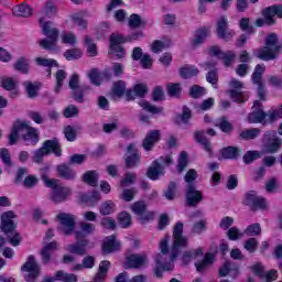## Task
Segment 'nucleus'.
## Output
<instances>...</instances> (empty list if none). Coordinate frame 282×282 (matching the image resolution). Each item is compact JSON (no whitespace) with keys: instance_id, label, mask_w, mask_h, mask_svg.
<instances>
[{"instance_id":"nucleus-1","label":"nucleus","mask_w":282,"mask_h":282,"mask_svg":"<svg viewBox=\"0 0 282 282\" xmlns=\"http://www.w3.org/2000/svg\"><path fill=\"white\" fill-rule=\"evenodd\" d=\"M184 232V224L177 223L173 230V245L170 250L169 257V241L171 237L165 236L160 242L161 253L155 257V268L154 274L159 279L162 278L163 272L171 271L175 268L173 262L177 259V254H180V248H186L188 245V240L182 236Z\"/></svg>"},{"instance_id":"nucleus-2","label":"nucleus","mask_w":282,"mask_h":282,"mask_svg":"<svg viewBox=\"0 0 282 282\" xmlns=\"http://www.w3.org/2000/svg\"><path fill=\"white\" fill-rule=\"evenodd\" d=\"M39 24L42 30V34L46 36V39L39 41V45L43 47V50L58 52V50H61V47H58V34H61V32L56 25H54V22L46 20L44 17H40Z\"/></svg>"},{"instance_id":"nucleus-3","label":"nucleus","mask_w":282,"mask_h":282,"mask_svg":"<svg viewBox=\"0 0 282 282\" xmlns=\"http://www.w3.org/2000/svg\"><path fill=\"white\" fill-rule=\"evenodd\" d=\"M19 138H22L25 144L34 145L39 142V130L28 126V123L15 122L9 134V144H17Z\"/></svg>"},{"instance_id":"nucleus-4","label":"nucleus","mask_w":282,"mask_h":282,"mask_svg":"<svg viewBox=\"0 0 282 282\" xmlns=\"http://www.w3.org/2000/svg\"><path fill=\"white\" fill-rule=\"evenodd\" d=\"M281 48V44H279V37L276 34L271 33L267 36L265 46L263 48L257 50L254 55L260 61H274L276 58V54H279V50Z\"/></svg>"},{"instance_id":"nucleus-5","label":"nucleus","mask_w":282,"mask_h":282,"mask_svg":"<svg viewBox=\"0 0 282 282\" xmlns=\"http://www.w3.org/2000/svg\"><path fill=\"white\" fill-rule=\"evenodd\" d=\"M42 181L44 182L45 186L48 188H53L52 199L55 204L61 202H65L69 195H72V189L69 187H65L63 185H58V180L50 178L47 173L42 174Z\"/></svg>"},{"instance_id":"nucleus-6","label":"nucleus","mask_w":282,"mask_h":282,"mask_svg":"<svg viewBox=\"0 0 282 282\" xmlns=\"http://www.w3.org/2000/svg\"><path fill=\"white\" fill-rule=\"evenodd\" d=\"M50 153H54L57 158L61 156V144L57 140L45 141L43 147L34 152L33 162L41 164V162H43V158Z\"/></svg>"},{"instance_id":"nucleus-7","label":"nucleus","mask_w":282,"mask_h":282,"mask_svg":"<svg viewBox=\"0 0 282 282\" xmlns=\"http://www.w3.org/2000/svg\"><path fill=\"white\" fill-rule=\"evenodd\" d=\"M262 142H263V149L262 153L274 155V153H279L281 145H282V139L276 137V131H267L262 135Z\"/></svg>"},{"instance_id":"nucleus-8","label":"nucleus","mask_w":282,"mask_h":282,"mask_svg":"<svg viewBox=\"0 0 282 282\" xmlns=\"http://www.w3.org/2000/svg\"><path fill=\"white\" fill-rule=\"evenodd\" d=\"M58 221L57 230L62 232V235H72L74 232V228H76V218L72 214L62 213L56 216Z\"/></svg>"},{"instance_id":"nucleus-9","label":"nucleus","mask_w":282,"mask_h":282,"mask_svg":"<svg viewBox=\"0 0 282 282\" xmlns=\"http://www.w3.org/2000/svg\"><path fill=\"white\" fill-rule=\"evenodd\" d=\"M163 164H173V158L165 156L161 158L160 161H154L147 172L149 180H160L164 175V165Z\"/></svg>"},{"instance_id":"nucleus-10","label":"nucleus","mask_w":282,"mask_h":282,"mask_svg":"<svg viewBox=\"0 0 282 282\" xmlns=\"http://www.w3.org/2000/svg\"><path fill=\"white\" fill-rule=\"evenodd\" d=\"M229 85L231 90H229L228 94L234 102H246V100H248V93L239 90L243 89V83L239 79L232 78Z\"/></svg>"},{"instance_id":"nucleus-11","label":"nucleus","mask_w":282,"mask_h":282,"mask_svg":"<svg viewBox=\"0 0 282 282\" xmlns=\"http://www.w3.org/2000/svg\"><path fill=\"white\" fill-rule=\"evenodd\" d=\"M245 204H247V206H250L252 210H263L268 208V202H265V198L257 196V192L254 191L246 194Z\"/></svg>"},{"instance_id":"nucleus-12","label":"nucleus","mask_w":282,"mask_h":282,"mask_svg":"<svg viewBox=\"0 0 282 282\" xmlns=\"http://www.w3.org/2000/svg\"><path fill=\"white\" fill-rule=\"evenodd\" d=\"M75 237L76 243L69 245L66 250L72 254H78L79 257L87 254V246H89V240L83 239V232H76Z\"/></svg>"},{"instance_id":"nucleus-13","label":"nucleus","mask_w":282,"mask_h":282,"mask_svg":"<svg viewBox=\"0 0 282 282\" xmlns=\"http://www.w3.org/2000/svg\"><path fill=\"white\" fill-rule=\"evenodd\" d=\"M261 101L256 100L252 106V111L248 116V122L250 124H263L268 115L264 113L263 108H261Z\"/></svg>"},{"instance_id":"nucleus-14","label":"nucleus","mask_w":282,"mask_h":282,"mask_svg":"<svg viewBox=\"0 0 282 282\" xmlns=\"http://www.w3.org/2000/svg\"><path fill=\"white\" fill-rule=\"evenodd\" d=\"M23 272H29L26 275L28 282H34L36 276H39L41 272V268L39 267V263H36V259H34V256H30L26 260V262L22 267Z\"/></svg>"},{"instance_id":"nucleus-15","label":"nucleus","mask_w":282,"mask_h":282,"mask_svg":"<svg viewBox=\"0 0 282 282\" xmlns=\"http://www.w3.org/2000/svg\"><path fill=\"white\" fill-rule=\"evenodd\" d=\"M149 263V258L144 253L131 254L126 259L124 268L132 270H140Z\"/></svg>"},{"instance_id":"nucleus-16","label":"nucleus","mask_w":282,"mask_h":282,"mask_svg":"<svg viewBox=\"0 0 282 282\" xmlns=\"http://www.w3.org/2000/svg\"><path fill=\"white\" fill-rule=\"evenodd\" d=\"M216 32L223 41H230L232 36H235V31L230 30L228 26V18L226 17L218 20Z\"/></svg>"},{"instance_id":"nucleus-17","label":"nucleus","mask_w":282,"mask_h":282,"mask_svg":"<svg viewBox=\"0 0 282 282\" xmlns=\"http://www.w3.org/2000/svg\"><path fill=\"white\" fill-rule=\"evenodd\" d=\"M131 210L134 215L139 216V219L144 224L153 219V213L147 210V205L144 202H135L131 205Z\"/></svg>"},{"instance_id":"nucleus-18","label":"nucleus","mask_w":282,"mask_h":282,"mask_svg":"<svg viewBox=\"0 0 282 282\" xmlns=\"http://www.w3.org/2000/svg\"><path fill=\"white\" fill-rule=\"evenodd\" d=\"M263 72H265V66L257 65L252 74V83L259 85L258 97L260 100H265V88L261 85V76H263Z\"/></svg>"},{"instance_id":"nucleus-19","label":"nucleus","mask_w":282,"mask_h":282,"mask_svg":"<svg viewBox=\"0 0 282 282\" xmlns=\"http://www.w3.org/2000/svg\"><path fill=\"white\" fill-rule=\"evenodd\" d=\"M262 17H264L267 25H274V17H278V19H282V6L279 4L265 8L262 11Z\"/></svg>"},{"instance_id":"nucleus-20","label":"nucleus","mask_w":282,"mask_h":282,"mask_svg":"<svg viewBox=\"0 0 282 282\" xmlns=\"http://www.w3.org/2000/svg\"><path fill=\"white\" fill-rule=\"evenodd\" d=\"M186 202L189 206H197L202 199H204V195L202 194V191L197 189L195 185H187L186 189Z\"/></svg>"},{"instance_id":"nucleus-21","label":"nucleus","mask_w":282,"mask_h":282,"mask_svg":"<svg viewBox=\"0 0 282 282\" xmlns=\"http://www.w3.org/2000/svg\"><path fill=\"white\" fill-rule=\"evenodd\" d=\"M17 217V215L14 214V212L9 210L6 212L1 215V228H2V232L9 234L12 232V230H14V228L17 227L14 225V218Z\"/></svg>"},{"instance_id":"nucleus-22","label":"nucleus","mask_w":282,"mask_h":282,"mask_svg":"<svg viewBox=\"0 0 282 282\" xmlns=\"http://www.w3.org/2000/svg\"><path fill=\"white\" fill-rule=\"evenodd\" d=\"M140 152H138V148L135 144L128 145V156L126 158V165L129 169H133V166H138L140 164Z\"/></svg>"},{"instance_id":"nucleus-23","label":"nucleus","mask_w":282,"mask_h":282,"mask_svg":"<svg viewBox=\"0 0 282 282\" xmlns=\"http://www.w3.org/2000/svg\"><path fill=\"white\" fill-rule=\"evenodd\" d=\"M69 89L73 90V98L76 100V102H83V93H78V89L80 87V77L76 74H74L68 83Z\"/></svg>"},{"instance_id":"nucleus-24","label":"nucleus","mask_w":282,"mask_h":282,"mask_svg":"<svg viewBox=\"0 0 282 282\" xmlns=\"http://www.w3.org/2000/svg\"><path fill=\"white\" fill-rule=\"evenodd\" d=\"M102 250L105 254H111V252L120 250V242L116 240V236H108L104 239Z\"/></svg>"},{"instance_id":"nucleus-25","label":"nucleus","mask_w":282,"mask_h":282,"mask_svg":"<svg viewBox=\"0 0 282 282\" xmlns=\"http://www.w3.org/2000/svg\"><path fill=\"white\" fill-rule=\"evenodd\" d=\"M58 177H62L63 180L74 181L76 180V172L72 166L67 164H61L56 167Z\"/></svg>"},{"instance_id":"nucleus-26","label":"nucleus","mask_w":282,"mask_h":282,"mask_svg":"<svg viewBox=\"0 0 282 282\" xmlns=\"http://www.w3.org/2000/svg\"><path fill=\"white\" fill-rule=\"evenodd\" d=\"M124 94H127V84L123 80L115 82L110 90V96L112 100H118V98H122Z\"/></svg>"},{"instance_id":"nucleus-27","label":"nucleus","mask_w":282,"mask_h":282,"mask_svg":"<svg viewBox=\"0 0 282 282\" xmlns=\"http://www.w3.org/2000/svg\"><path fill=\"white\" fill-rule=\"evenodd\" d=\"M160 141V130L150 131L143 140V149L151 151L155 147L156 142Z\"/></svg>"},{"instance_id":"nucleus-28","label":"nucleus","mask_w":282,"mask_h":282,"mask_svg":"<svg viewBox=\"0 0 282 282\" xmlns=\"http://www.w3.org/2000/svg\"><path fill=\"white\" fill-rule=\"evenodd\" d=\"M57 248H58V242H56V241L48 242V243L44 245V247L41 251V257H42L43 263H47L48 261L52 260V252L57 250Z\"/></svg>"},{"instance_id":"nucleus-29","label":"nucleus","mask_w":282,"mask_h":282,"mask_svg":"<svg viewBox=\"0 0 282 282\" xmlns=\"http://www.w3.org/2000/svg\"><path fill=\"white\" fill-rule=\"evenodd\" d=\"M58 13V7H56V3L54 0H48L44 3L41 15L45 19V17L52 18L56 17Z\"/></svg>"},{"instance_id":"nucleus-30","label":"nucleus","mask_w":282,"mask_h":282,"mask_svg":"<svg viewBox=\"0 0 282 282\" xmlns=\"http://www.w3.org/2000/svg\"><path fill=\"white\" fill-rule=\"evenodd\" d=\"M208 36H210V31H208V29H199L196 31L192 43L194 46L202 45V43H204Z\"/></svg>"},{"instance_id":"nucleus-31","label":"nucleus","mask_w":282,"mask_h":282,"mask_svg":"<svg viewBox=\"0 0 282 282\" xmlns=\"http://www.w3.org/2000/svg\"><path fill=\"white\" fill-rule=\"evenodd\" d=\"M214 261H215V254L207 253L204 260L195 263L197 272H204V270H206L208 265H213Z\"/></svg>"},{"instance_id":"nucleus-32","label":"nucleus","mask_w":282,"mask_h":282,"mask_svg":"<svg viewBox=\"0 0 282 282\" xmlns=\"http://www.w3.org/2000/svg\"><path fill=\"white\" fill-rule=\"evenodd\" d=\"M14 17H32V8L28 4L17 6L12 9Z\"/></svg>"},{"instance_id":"nucleus-33","label":"nucleus","mask_w":282,"mask_h":282,"mask_svg":"<svg viewBox=\"0 0 282 282\" xmlns=\"http://www.w3.org/2000/svg\"><path fill=\"white\" fill-rule=\"evenodd\" d=\"M54 281H63V282H77L78 279L74 273H67L65 271H57L55 276L53 278Z\"/></svg>"},{"instance_id":"nucleus-34","label":"nucleus","mask_w":282,"mask_h":282,"mask_svg":"<svg viewBox=\"0 0 282 282\" xmlns=\"http://www.w3.org/2000/svg\"><path fill=\"white\" fill-rule=\"evenodd\" d=\"M258 135H261V129L259 128L246 129L240 132V138L242 140H257Z\"/></svg>"},{"instance_id":"nucleus-35","label":"nucleus","mask_w":282,"mask_h":282,"mask_svg":"<svg viewBox=\"0 0 282 282\" xmlns=\"http://www.w3.org/2000/svg\"><path fill=\"white\" fill-rule=\"evenodd\" d=\"M99 213L104 216L113 215V213H116V203L112 200L104 202L99 207Z\"/></svg>"},{"instance_id":"nucleus-36","label":"nucleus","mask_w":282,"mask_h":282,"mask_svg":"<svg viewBox=\"0 0 282 282\" xmlns=\"http://www.w3.org/2000/svg\"><path fill=\"white\" fill-rule=\"evenodd\" d=\"M65 78H67V73L64 69H59L55 74V88L54 91L55 94H59L61 89H63V83L65 82Z\"/></svg>"},{"instance_id":"nucleus-37","label":"nucleus","mask_w":282,"mask_h":282,"mask_svg":"<svg viewBox=\"0 0 282 282\" xmlns=\"http://www.w3.org/2000/svg\"><path fill=\"white\" fill-rule=\"evenodd\" d=\"M83 182L88 186H98V172L88 171L83 175Z\"/></svg>"},{"instance_id":"nucleus-38","label":"nucleus","mask_w":282,"mask_h":282,"mask_svg":"<svg viewBox=\"0 0 282 282\" xmlns=\"http://www.w3.org/2000/svg\"><path fill=\"white\" fill-rule=\"evenodd\" d=\"M197 74H199V69L195 66L186 65L180 69L181 78H193V76H197Z\"/></svg>"},{"instance_id":"nucleus-39","label":"nucleus","mask_w":282,"mask_h":282,"mask_svg":"<svg viewBox=\"0 0 282 282\" xmlns=\"http://www.w3.org/2000/svg\"><path fill=\"white\" fill-rule=\"evenodd\" d=\"M204 254V249L199 248L196 250L185 251L183 253V263H191L193 259H197V257H202Z\"/></svg>"},{"instance_id":"nucleus-40","label":"nucleus","mask_w":282,"mask_h":282,"mask_svg":"<svg viewBox=\"0 0 282 282\" xmlns=\"http://www.w3.org/2000/svg\"><path fill=\"white\" fill-rule=\"evenodd\" d=\"M24 87L29 98H36L39 96V83L24 82Z\"/></svg>"},{"instance_id":"nucleus-41","label":"nucleus","mask_w":282,"mask_h":282,"mask_svg":"<svg viewBox=\"0 0 282 282\" xmlns=\"http://www.w3.org/2000/svg\"><path fill=\"white\" fill-rule=\"evenodd\" d=\"M140 107H142V109H144V111H149V113H153V115H158V113H162V111H164V108L162 107H155L153 105H151V102L142 99L139 101Z\"/></svg>"},{"instance_id":"nucleus-42","label":"nucleus","mask_w":282,"mask_h":282,"mask_svg":"<svg viewBox=\"0 0 282 282\" xmlns=\"http://www.w3.org/2000/svg\"><path fill=\"white\" fill-rule=\"evenodd\" d=\"M84 43L87 47V54L89 56H98V48L96 47V44L94 43V39H91V36L86 35L84 37Z\"/></svg>"},{"instance_id":"nucleus-43","label":"nucleus","mask_w":282,"mask_h":282,"mask_svg":"<svg viewBox=\"0 0 282 282\" xmlns=\"http://www.w3.org/2000/svg\"><path fill=\"white\" fill-rule=\"evenodd\" d=\"M228 274H230V276H238L239 269L238 268L231 269L230 262H226L219 270V276H228Z\"/></svg>"},{"instance_id":"nucleus-44","label":"nucleus","mask_w":282,"mask_h":282,"mask_svg":"<svg viewBox=\"0 0 282 282\" xmlns=\"http://www.w3.org/2000/svg\"><path fill=\"white\" fill-rule=\"evenodd\" d=\"M239 149L228 147L221 150V155L225 158V160H235L236 158H239Z\"/></svg>"},{"instance_id":"nucleus-45","label":"nucleus","mask_w":282,"mask_h":282,"mask_svg":"<svg viewBox=\"0 0 282 282\" xmlns=\"http://www.w3.org/2000/svg\"><path fill=\"white\" fill-rule=\"evenodd\" d=\"M13 67L17 72H21V74H28L30 69V63L25 57H21L15 62Z\"/></svg>"},{"instance_id":"nucleus-46","label":"nucleus","mask_w":282,"mask_h":282,"mask_svg":"<svg viewBox=\"0 0 282 282\" xmlns=\"http://www.w3.org/2000/svg\"><path fill=\"white\" fill-rule=\"evenodd\" d=\"M215 126L219 127L224 133H230L232 131V123L226 117L218 119Z\"/></svg>"},{"instance_id":"nucleus-47","label":"nucleus","mask_w":282,"mask_h":282,"mask_svg":"<svg viewBox=\"0 0 282 282\" xmlns=\"http://www.w3.org/2000/svg\"><path fill=\"white\" fill-rule=\"evenodd\" d=\"M61 39L65 45H76L78 43V39L74 32H63Z\"/></svg>"},{"instance_id":"nucleus-48","label":"nucleus","mask_w":282,"mask_h":282,"mask_svg":"<svg viewBox=\"0 0 282 282\" xmlns=\"http://www.w3.org/2000/svg\"><path fill=\"white\" fill-rule=\"evenodd\" d=\"M195 140L198 141L199 144H202L204 147V149L207 150L208 153H210V151H213L210 141H208V139H206V137H204V132H202V131L196 132Z\"/></svg>"},{"instance_id":"nucleus-49","label":"nucleus","mask_w":282,"mask_h":282,"mask_svg":"<svg viewBox=\"0 0 282 282\" xmlns=\"http://www.w3.org/2000/svg\"><path fill=\"white\" fill-rule=\"evenodd\" d=\"M35 63L41 67H58V62H56V59L46 57H36Z\"/></svg>"},{"instance_id":"nucleus-50","label":"nucleus","mask_w":282,"mask_h":282,"mask_svg":"<svg viewBox=\"0 0 282 282\" xmlns=\"http://www.w3.org/2000/svg\"><path fill=\"white\" fill-rule=\"evenodd\" d=\"M83 56V51L80 48H70L65 51L64 57L66 61H78Z\"/></svg>"},{"instance_id":"nucleus-51","label":"nucleus","mask_w":282,"mask_h":282,"mask_svg":"<svg viewBox=\"0 0 282 282\" xmlns=\"http://www.w3.org/2000/svg\"><path fill=\"white\" fill-rule=\"evenodd\" d=\"M78 130H80L79 127L67 126L64 129L66 140H68V142H74V140H76V133H78Z\"/></svg>"},{"instance_id":"nucleus-52","label":"nucleus","mask_w":282,"mask_h":282,"mask_svg":"<svg viewBox=\"0 0 282 282\" xmlns=\"http://www.w3.org/2000/svg\"><path fill=\"white\" fill-rule=\"evenodd\" d=\"M262 153L260 151H248L245 155H243V162L245 164H252V162H254V160H259L261 159Z\"/></svg>"},{"instance_id":"nucleus-53","label":"nucleus","mask_w":282,"mask_h":282,"mask_svg":"<svg viewBox=\"0 0 282 282\" xmlns=\"http://www.w3.org/2000/svg\"><path fill=\"white\" fill-rule=\"evenodd\" d=\"M119 226L121 228H129L131 226V215L127 212H121L118 216Z\"/></svg>"},{"instance_id":"nucleus-54","label":"nucleus","mask_w":282,"mask_h":282,"mask_svg":"<svg viewBox=\"0 0 282 282\" xmlns=\"http://www.w3.org/2000/svg\"><path fill=\"white\" fill-rule=\"evenodd\" d=\"M135 195H138L137 188H127L121 193L120 199H123V202H133Z\"/></svg>"},{"instance_id":"nucleus-55","label":"nucleus","mask_w":282,"mask_h":282,"mask_svg":"<svg viewBox=\"0 0 282 282\" xmlns=\"http://www.w3.org/2000/svg\"><path fill=\"white\" fill-rule=\"evenodd\" d=\"M100 226L104 227L106 230H116V219L111 217H104L100 220Z\"/></svg>"},{"instance_id":"nucleus-56","label":"nucleus","mask_w":282,"mask_h":282,"mask_svg":"<svg viewBox=\"0 0 282 282\" xmlns=\"http://www.w3.org/2000/svg\"><path fill=\"white\" fill-rule=\"evenodd\" d=\"M70 19H72L74 25H77V28H79V30H87V20L83 19V17L75 13V14L70 15Z\"/></svg>"},{"instance_id":"nucleus-57","label":"nucleus","mask_w":282,"mask_h":282,"mask_svg":"<svg viewBox=\"0 0 282 282\" xmlns=\"http://www.w3.org/2000/svg\"><path fill=\"white\" fill-rule=\"evenodd\" d=\"M245 232L249 237H257V235H261V225H259L258 223L252 224V225L247 227Z\"/></svg>"},{"instance_id":"nucleus-58","label":"nucleus","mask_w":282,"mask_h":282,"mask_svg":"<svg viewBox=\"0 0 282 282\" xmlns=\"http://www.w3.org/2000/svg\"><path fill=\"white\" fill-rule=\"evenodd\" d=\"M186 166H188V154L186 152H181L177 164L178 173H182Z\"/></svg>"},{"instance_id":"nucleus-59","label":"nucleus","mask_w":282,"mask_h":282,"mask_svg":"<svg viewBox=\"0 0 282 282\" xmlns=\"http://www.w3.org/2000/svg\"><path fill=\"white\" fill-rule=\"evenodd\" d=\"M124 36L120 34H111L110 35V47L116 48L120 46V44L126 43Z\"/></svg>"},{"instance_id":"nucleus-60","label":"nucleus","mask_w":282,"mask_h":282,"mask_svg":"<svg viewBox=\"0 0 282 282\" xmlns=\"http://www.w3.org/2000/svg\"><path fill=\"white\" fill-rule=\"evenodd\" d=\"M227 237L230 241H237V239H241V237H243V234L237 227H231L227 231Z\"/></svg>"},{"instance_id":"nucleus-61","label":"nucleus","mask_w":282,"mask_h":282,"mask_svg":"<svg viewBox=\"0 0 282 282\" xmlns=\"http://www.w3.org/2000/svg\"><path fill=\"white\" fill-rule=\"evenodd\" d=\"M279 188V181L275 177L270 178L265 184L267 193H276Z\"/></svg>"},{"instance_id":"nucleus-62","label":"nucleus","mask_w":282,"mask_h":282,"mask_svg":"<svg viewBox=\"0 0 282 282\" xmlns=\"http://www.w3.org/2000/svg\"><path fill=\"white\" fill-rule=\"evenodd\" d=\"M7 235L11 246L17 247L21 243V236L19 235V232L14 231V229L9 231Z\"/></svg>"},{"instance_id":"nucleus-63","label":"nucleus","mask_w":282,"mask_h":282,"mask_svg":"<svg viewBox=\"0 0 282 282\" xmlns=\"http://www.w3.org/2000/svg\"><path fill=\"white\" fill-rule=\"evenodd\" d=\"M182 93V86L180 84H167V94L170 96H180Z\"/></svg>"},{"instance_id":"nucleus-64","label":"nucleus","mask_w":282,"mask_h":282,"mask_svg":"<svg viewBox=\"0 0 282 282\" xmlns=\"http://www.w3.org/2000/svg\"><path fill=\"white\" fill-rule=\"evenodd\" d=\"M78 116V107L70 105L64 109L65 118H76Z\"/></svg>"}]
</instances>
